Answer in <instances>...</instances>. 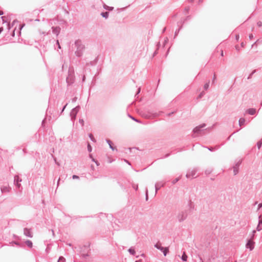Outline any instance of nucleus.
<instances>
[{
    "label": "nucleus",
    "mask_w": 262,
    "mask_h": 262,
    "mask_svg": "<svg viewBox=\"0 0 262 262\" xmlns=\"http://www.w3.org/2000/svg\"><path fill=\"white\" fill-rule=\"evenodd\" d=\"M170 155V153H169V154H166V155L164 156V157L163 158H167V157H168Z\"/></svg>",
    "instance_id": "58836bf2"
},
{
    "label": "nucleus",
    "mask_w": 262,
    "mask_h": 262,
    "mask_svg": "<svg viewBox=\"0 0 262 262\" xmlns=\"http://www.w3.org/2000/svg\"><path fill=\"white\" fill-rule=\"evenodd\" d=\"M239 35L238 34H236L235 35V39L237 41H238L239 40Z\"/></svg>",
    "instance_id": "c9c22d12"
},
{
    "label": "nucleus",
    "mask_w": 262,
    "mask_h": 262,
    "mask_svg": "<svg viewBox=\"0 0 262 262\" xmlns=\"http://www.w3.org/2000/svg\"><path fill=\"white\" fill-rule=\"evenodd\" d=\"M261 145H262V141L260 140V141H259L257 143V148L258 149H260V147H261Z\"/></svg>",
    "instance_id": "393cba45"
},
{
    "label": "nucleus",
    "mask_w": 262,
    "mask_h": 262,
    "mask_svg": "<svg viewBox=\"0 0 262 262\" xmlns=\"http://www.w3.org/2000/svg\"><path fill=\"white\" fill-rule=\"evenodd\" d=\"M202 2H203V0H199V3H202Z\"/></svg>",
    "instance_id": "052dcab7"
},
{
    "label": "nucleus",
    "mask_w": 262,
    "mask_h": 262,
    "mask_svg": "<svg viewBox=\"0 0 262 262\" xmlns=\"http://www.w3.org/2000/svg\"><path fill=\"white\" fill-rule=\"evenodd\" d=\"M124 161H125V162H126L128 164L130 165V162H129L128 161H127V160H125V159H124Z\"/></svg>",
    "instance_id": "09e8293b"
},
{
    "label": "nucleus",
    "mask_w": 262,
    "mask_h": 262,
    "mask_svg": "<svg viewBox=\"0 0 262 262\" xmlns=\"http://www.w3.org/2000/svg\"><path fill=\"white\" fill-rule=\"evenodd\" d=\"M254 246L255 242H254V240H252V239H248L246 244V248L249 249L250 251H252L254 248Z\"/></svg>",
    "instance_id": "7ed1b4c3"
},
{
    "label": "nucleus",
    "mask_w": 262,
    "mask_h": 262,
    "mask_svg": "<svg viewBox=\"0 0 262 262\" xmlns=\"http://www.w3.org/2000/svg\"><path fill=\"white\" fill-rule=\"evenodd\" d=\"M257 41L255 42L252 45V48L253 47V46L255 45V44L256 43Z\"/></svg>",
    "instance_id": "4d7b16f0"
},
{
    "label": "nucleus",
    "mask_w": 262,
    "mask_h": 262,
    "mask_svg": "<svg viewBox=\"0 0 262 262\" xmlns=\"http://www.w3.org/2000/svg\"><path fill=\"white\" fill-rule=\"evenodd\" d=\"M209 81L206 83L204 85V89L205 90H207L209 88Z\"/></svg>",
    "instance_id": "b1692460"
},
{
    "label": "nucleus",
    "mask_w": 262,
    "mask_h": 262,
    "mask_svg": "<svg viewBox=\"0 0 262 262\" xmlns=\"http://www.w3.org/2000/svg\"><path fill=\"white\" fill-rule=\"evenodd\" d=\"M79 122L81 123V125H83V124H84V121H83V120L82 119L80 120H79Z\"/></svg>",
    "instance_id": "37998d69"
},
{
    "label": "nucleus",
    "mask_w": 262,
    "mask_h": 262,
    "mask_svg": "<svg viewBox=\"0 0 262 262\" xmlns=\"http://www.w3.org/2000/svg\"><path fill=\"white\" fill-rule=\"evenodd\" d=\"M10 188L8 186H4L1 188L2 193H6L9 191Z\"/></svg>",
    "instance_id": "6e6552de"
},
{
    "label": "nucleus",
    "mask_w": 262,
    "mask_h": 262,
    "mask_svg": "<svg viewBox=\"0 0 262 262\" xmlns=\"http://www.w3.org/2000/svg\"><path fill=\"white\" fill-rule=\"evenodd\" d=\"M182 28V26H181L178 29L176 30L175 33H174V37H176L178 35L179 31H180V30Z\"/></svg>",
    "instance_id": "4be33fe9"
},
{
    "label": "nucleus",
    "mask_w": 262,
    "mask_h": 262,
    "mask_svg": "<svg viewBox=\"0 0 262 262\" xmlns=\"http://www.w3.org/2000/svg\"><path fill=\"white\" fill-rule=\"evenodd\" d=\"M140 91H141V89L139 88L138 89V91H137V93H136V94L135 96H136V95H138V94L140 93Z\"/></svg>",
    "instance_id": "e433bc0d"
},
{
    "label": "nucleus",
    "mask_w": 262,
    "mask_h": 262,
    "mask_svg": "<svg viewBox=\"0 0 262 262\" xmlns=\"http://www.w3.org/2000/svg\"><path fill=\"white\" fill-rule=\"evenodd\" d=\"M171 114H173V113L172 112V113H169L168 115H169V116L171 115Z\"/></svg>",
    "instance_id": "69168bd1"
},
{
    "label": "nucleus",
    "mask_w": 262,
    "mask_h": 262,
    "mask_svg": "<svg viewBox=\"0 0 262 262\" xmlns=\"http://www.w3.org/2000/svg\"><path fill=\"white\" fill-rule=\"evenodd\" d=\"M166 27L164 28V29L162 30V33H163L166 31Z\"/></svg>",
    "instance_id": "3c124183"
},
{
    "label": "nucleus",
    "mask_w": 262,
    "mask_h": 262,
    "mask_svg": "<svg viewBox=\"0 0 262 262\" xmlns=\"http://www.w3.org/2000/svg\"><path fill=\"white\" fill-rule=\"evenodd\" d=\"M249 39H252V38H253V34H250L249 35Z\"/></svg>",
    "instance_id": "ea45409f"
},
{
    "label": "nucleus",
    "mask_w": 262,
    "mask_h": 262,
    "mask_svg": "<svg viewBox=\"0 0 262 262\" xmlns=\"http://www.w3.org/2000/svg\"><path fill=\"white\" fill-rule=\"evenodd\" d=\"M26 244L28 247L32 248L33 245L32 243L30 241H27L26 242Z\"/></svg>",
    "instance_id": "412c9836"
},
{
    "label": "nucleus",
    "mask_w": 262,
    "mask_h": 262,
    "mask_svg": "<svg viewBox=\"0 0 262 262\" xmlns=\"http://www.w3.org/2000/svg\"><path fill=\"white\" fill-rule=\"evenodd\" d=\"M168 41V39L167 37L166 38V39H165L164 40V44L165 45Z\"/></svg>",
    "instance_id": "a19ab883"
},
{
    "label": "nucleus",
    "mask_w": 262,
    "mask_h": 262,
    "mask_svg": "<svg viewBox=\"0 0 262 262\" xmlns=\"http://www.w3.org/2000/svg\"><path fill=\"white\" fill-rule=\"evenodd\" d=\"M108 13L106 12L104 13H102L101 15L104 17L107 18L108 16Z\"/></svg>",
    "instance_id": "c85d7f7f"
},
{
    "label": "nucleus",
    "mask_w": 262,
    "mask_h": 262,
    "mask_svg": "<svg viewBox=\"0 0 262 262\" xmlns=\"http://www.w3.org/2000/svg\"><path fill=\"white\" fill-rule=\"evenodd\" d=\"M206 173H210V171H206Z\"/></svg>",
    "instance_id": "e2e57ef3"
},
{
    "label": "nucleus",
    "mask_w": 262,
    "mask_h": 262,
    "mask_svg": "<svg viewBox=\"0 0 262 262\" xmlns=\"http://www.w3.org/2000/svg\"><path fill=\"white\" fill-rule=\"evenodd\" d=\"M256 72V70H253L249 75L247 78V79H250L252 78V75Z\"/></svg>",
    "instance_id": "6ab92c4d"
},
{
    "label": "nucleus",
    "mask_w": 262,
    "mask_h": 262,
    "mask_svg": "<svg viewBox=\"0 0 262 262\" xmlns=\"http://www.w3.org/2000/svg\"><path fill=\"white\" fill-rule=\"evenodd\" d=\"M24 234L26 236H29V237H32V236L31 231L29 229H25V230H24Z\"/></svg>",
    "instance_id": "f8f14e48"
},
{
    "label": "nucleus",
    "mask_w": 262,
    "mask_h": 262,
    "mask_svg": "<svg viewBox=\"0 0 262 262\" xmlns=\"http://www.w3.org/2000/svg\"><path fill=\"white\" fill-rule=\"evenodd\" d=\"M3 14V12L2 11H0V15H2Z\"/></svg>",
    "instance_id": "13d9d810"
},
{
    "label": "nucleus",
    "mask_w": 262,
    "mask_h": 262,
    "mask_svg": "<svg viewBox=\"0 0 262 262\" xmlns=\"http://www.w3.org/2000/svg\"><path fill=\"white\" fill-rule=\"evenodd\" d=\"M221 56H223V51L221 53Z\"/></svg>",
    "instance_id": "0e129e2a"
},
{
    "label": "nucleus",
    "mask_w": 262,
    "mask_h": 262,
    "mask_svg": "<svg viewBox=\"0 0 262 262\" xmlns=\"http://www.w3.org/2000/svg\"><path fill=\"white\" fill-rule=\"evenodd\" d=\"M129 253L130 254L132 255H135V254H136V251L135 250V249L133 248H130L128 250Z\"/></svg>",
    "instance_id": "4468645a"
},
{
    "label": "nucleus",
    "mask_w": 262,
    "mask_h": 262,
    "mask_svg": "<svg viewBox=\"0 0 262 262\" xmlns=\"http://www.w3.org/2000/svg\"><path fill=\"white\" fill-rule=\"evenodd\" d=\"M78 178H79L78 176H77L76 175H73V179H78Z\"/></svg>",
    "instance_id": "4c0bfd02"
},
{
    "label": "nucleus",
    "mask_w": 262,
    "mask_h": 262,
    "mask_svg": "<svg viewBox=\"0 0 262 262\" xmlns=\"http://www.w3.org/2000/svg\"><path fill=\"white\" fill-rule=\"evenodd\" d=\"M206 126V124L205 123H203L202 124H201L198 126H196L193 130V132L194 133H196V134H199L200 133L201 130H202V128L205 127V126Z\"/></svg>",
    "instance_id": "423d86ee"
},
{
    "label": "nucleus",
    "mask_w": 262,
    "mask_h": 262,
    "mask_svg": "<svg viewBox=\"0 0 262 262\" xmlns=\"http://www.w3.org/2000/svg\"><path fill=\"white\" fill-rule=\"evenodd\" d=\"M247 112L250 115H254L256 113V109L255 108H249L247 110Z\"/></svg>",
    "instance_id": "1a4fd4ad"
},
{
    "label": "nucleus",
    "mask_w": 262,
    "mask_h": 262,
    "mask_svg": "<svg viewBox=\"0 0 262 262\" xmlns=\"http://www.w3.org/2000/svg\"><path fill=\"white\" fill-rule=\"evenodd\" d=\"M260 105L262 106V102L260 103Z\"/></svg>",
    "instance_id": "338daca9"
},
{
    "label": "nucleus",
    "mask_w": 262,
    "mask_h": 262,
    "mask_svg": "<svg viewBox=\"0 0 262 262\" xmlns=\"http://www.w3.org/2000/svg\"><path fill=\"white\" fill-rule=\"evenodd\" d=\"M193 208L194 206L192 202L191 201H189L188 204V208L187 209L181 210L178 213L177 219L179 222L181 223L185 221L187 219L189 213L192 211Z\"/></svg>",
    "instance_id": "f257e3e1"
},
{
    "label": "nucleus",
    "mask_w": 262,
    "mask_h": 262,
    "mask_svg": "<svg viewBox=\"0 0 262 262\" xmlns=\"http://www.w3.org/2000/svg\"><path fill=\"white\" fill-rule=\"evenodd\" d=\"M262 229V220L261 219H259L258 224L256 227V230L258 231H260Z\"/></svg>",
    "instance_id": "9d476101"
},
{
    "label": "nucleus",
    "mask_w": 262,
    "mask_h": 262,
    "mask_svg": "<svg viewBox=\"0 0 262 262\" xmlns=\"http://www.w3.org/2000/svg\"><path fill=\"white\" fill-rule=\"evenodd\" d=\"M190 10V8L189 7H185V11L187 12V13H188L189 11Z\"/></svg>",
    "instance_id": "473e14b6"
},
{
    "label": "nucleus",
    "mask_w": 262,
    "mask_h": 262,
    "mask_svg": "<svg viewBox=\"0 0 262 262\" xmlns=\"http://www.w3.org/2000/svg\"><path fill=\"white\" fill-rule=\"evenodd\" d=\"M132 149H136V148H128V149L130 151Z\"/></svg>",
    "instance_id": "864d4df0"
},
{
    "label": "nucleus",
    "mask_w": 262,
    "mask_h": 262,
    "mask_svg": "<svg viewBox=\"0 0 262 262\" xmlns=\"http://www.w3.org/2000/svg\"><path fill=\"white\" fill-rule=\"evenodd\" d=\"M89 137H90V138H91V139L92 140H93V141H95V138H94V136H93V135H92V134H90L89 135Z\"/></svg>",
    "instance_id": "c756f323"
},
{
    "label": "nucleus",
    "mask_w": 262,
    "mask_h": 262,
    "mask_svg": "<svg viewBox=\"0 0 262 262\" xmlns=\"http://www.w3.org/2000/svg\"><path fill=\"white\" fill-rule=\"evenodd\" d=\"M65 261H66V259L62 256H60L58 260V262H65Z\"/></svg>",
    "instance_id": "a878e982"
},
{
    "label": "nucleus",
    "mask_w": 262,
    "mask_h": 262,
    "mask_svg": "<svg viewBox=\"0 0 262 262\" xmlns=\"http://www.w3.org/2000/svg\"><path fill=\"white\" fill-rule=\"evenodd\" d=\"M200 260L201 262H204L201 257L199 256Z\"/></svg>",
    "instance_id": "603ef678"
},
{
    "label": "nucleus",
    "mask_w": 262,
    "mask_h": 262,
    "mask_svg": "<svg viewBox=\"0 0 262 262\" xmlns=\"http://www.w3.org/2000/svg\"><path fill=\"white\" fill-rule=\"evenodd\" d=\"M197 169H193L191 171H189L187 172L186 177L187 178H193L195 177V175L196 173Z\"/></svg>",
    "instance_id": "39448f33"
},
{
    "label": "nucleus",
    "mask_w": 262,
    "mask_h": 262,
    "mask_svg": "<svg viewBox=\"0 0 262 262\" xmlns=\"http://www.w3.org/2000/svg\"><path fill=\"white\" fill-rule=\"evenodd\" d=\"M132 187L135 190H137L138 189V185L136 184H133Z\"/></svg>",
    "instance_id": "bb28decb"
},
{
    "label": "nucleus",
    "mask_w": 262,
    "mask_h": 262,
    "mask_svg": "<svg viewBox=\"0 0 262 262\" xmlns=\"http://www.w3.org/2000/svg\"><path fill=\"white\" fill-rule=\"evenodd\" d=\"M188 1L190 3H192L194 1V0H188Z\"/></svg>",
    "instance_id": "bf43d9fd"
},
{
    "label": "nucleus",
    "mask_w": 262,
    "mask_h": 262,
    "mask_svg": "<svg viewBox=\"0 0 262 262\" xmlns=\"http://www.w3.org/2000/svg\"><path fill=\"white\" fill-rule=\"evenodd\" d=\"M180 179V177L176 178L172 181V184H175L177 182H178L179 181Z\"/></svg>",
    "instance_id": "5701e85b"
},
{
    "label": "nucleus",
    "mask_w": 262,
    "mask_h": 262,
    "mask_svg": "<svg viewBox=\"0 0 262 262\" xmlns=\"http://www.w3.org/2000/svg\"><path fill=\"white\" fill-rule=\"evenodd\" d=\"M146 200L147 201L148 200V189L147 188L146 189Z\"/></svg>",
    "instance_id": "2f4dec72"
},
{
    "label": "nucleus",
    "mask_w": 262,
    "mask_h": 262,
    "mask_svg": "<svg viewBox=\"0 0 262 262\" xmlns=\"http://www.w3.org/2000/svg\"><path fill=\"white\" fill-rule=\"evenodd\" d=\"M57 43L58 44V48L60 49L61 47H60V46L59 45L58 40L57 41Z\"/></svg>",
    "instance_id": "8fccbe9b"
},
{
    "label": "nucleus",
    "mask_w": 262,
    "mask_h": 262,
    "mask_svg": "<svg viewBox=\"0 0 262 262\" xmlns=\"http://www.w3.org/2000/svg\"><path fill=\"white\" fill-rule=\"evenodd\" d=\"M205 94L204 92H202L198 96L197 99H201Z\"/></svg>",
    "instance_id": "cd10ccee"
},
{
    "label": "nucleus",
    "mask_w": 262,
    "mask_h": 262,
    "mask_svg": "<svg viewBox=\"0 0 262 262\" xmlns=\"http://www.w3.org/2000/svg\"><path fill=\"white\" fill-rule=\"evenodd\" d=\"M93 161L96 163L97 166L99 165V163L97 161H96L94 159H93Z\"/></svg>",
    "instance_id": "49530a36"
},
{
    "label": "nucleus",
    "mask_w": 262,
    "mask_h": 262,
    "mask_svg": "<svg viewBox=\"0 0 262 262\" xmlns=\"http://www.w3.org/2000/svg\"><path fill=\"white\" fill-rule=\"evenodd\" d=\"M261 207H262V203L259 204L258 205V209H260Z\"/></svg>",
    "instance_id": "79ce46f5"
},
{
    "label": "nucleus",
    "mask_w": 262,
    "mask_h": 262,
    "mask_svg": "<svg viewBox=\"0 0 262 262\" xmlns=\"http://www.w3.org/2000/svg\"><path fill=\"white\" fill-rule=\"evenodd\" d=\"M155 247L162 252L165 256H166L167 253L169 252L168 248L163 247L161 244H156L155 245Z\"/></svg>",
    "instance_id": "f03ea898"
},
{
    "label": "nucleus",
    "mask_w": 262,
    "mask_h": 262,
    "mask_svg": "<svg viewBox=\"0 0 262 262\" xmlns=\"http://www.w3.org/2000/svg\"><path fill=\"white\" fill-rule=\"evenodd\" d=\"M107 142H108V144H109V145H110V147H111L112 149H113L114 148H113V147L112 145L110 144V141H107Z\"/></svg>",
    "instance_id": "de8ad7c7"
},
{
    "label": "nucleus",
    "mask_w": 262,
    "mask_h": 262,
    "mask_svg": "<svg viewBox=\"0 0 262 262\" xmlns=\"http://www.w3.org/2000/svg\"><path fill=\"white\" fill-rule=\"evenodd\" d=\"M164 185V183H162L161 182L156 183L155 184V190H156V194L157 193V191Z\"/></svg>",
    "instance_id": "0eeeda50"
},
{
    "label": "nucleus",
    "mask_w": 262,
    "mask_h": 262,
    "mask_svg": "<svg viewBox=\"0 0 262 262\" xmlns=\"http://www.w3.org/2000/svg\"><path fill=\"white\" fill-rule=\"evenodd\" d=\"M215 79H216V76H215V75L214 74V75H213V78H212V83H214V81H215Z\"/></svg>",
    "instance_id": "f704fd0d"
},
{
    "label": "nucleus",
    "mask_w": 262,
    "mask_h": 262,
    "mask_svg": "<svg viewBox=\"0 0 262 262\" xmlns=\"http://www.w3.org/2000/svg\"><path fill=\"white\" fill-rule=\"evenodd\" d=\"M160 47V42H158L157 43V49L154 52V53L153 54V57H154L155 56H156L158 54V50L159 49Z\"/></svg>",
    "instance_id": "dca6fc26"
},
{
    "label": "nucleus",
    "mask_w": 262,
    "mask_h": 262,
    "mask_svg": "<svg viewBox=\"0 0 262 262\" xmlns=\"http://www.w3.org/2000/svg\"><path fill=\"white\" fill-rule=\"evenodd\" d=\"M255 233H256V231L254 230H253L252 234L251 235L250 238L249 239H252V240H254Z\"/></svg>",
    "instance_id": "aec40b11"
},
{
    "label": "nucleus",
    "mask_w": 262,
    "mask_h": 262,
    "mask_svg": "<svg viewBox=\"0 0 262 262\" xmlns=\"http://www.w3.org/2000/svg\"><path fill=\"white\" fill-rule=\"evenodd\" d=\"M245 122V119L243 118H241L239 119V121H238V123H239V126H242V125H243Z\"/></svg>",
    "instance_id": "2eb2a0df"
},
{
    "label": "nucleus",
    "mask_w": 262,
    "mask_h": 262,
    "mask_svg": "<svg viewBox=\"0 0 262 262\" xmlns=\"http://www.w3.org/2000/svg\"><path fill=\"white\" fill-rule=\"evenodd\" d=\"M257 25L258 26V27H260L262 26V22L261 21H258L257 23Z\"/></svg>",
    "instance_id": "7c9ffc66"
},
{
    "label": "nucleus",
    "mask_w": 262,
    "mask_h": 262,
    "mask_svg": "<svg viewBox=\"0 0 262 262\" xmlns=\"http://www.w3.org/2000/svg\"><path fill=\"white\" fill-rule=\"evenodd\" d=\"M91 168L93 170H94V166L93 165H91Z\"/></svg>",
    "instance_id": "5fc2aeb1"
},
{
    "label": "nucleus",
    "mask_w": 262,
    "mask_h": 262,
    "mask_svg": "<svg viewBox=\"0 0 262 262\" xmlns=\"http://www.w3.org/2000/svg\"><path fill=\"white\" fill-rule=\"evenodd\" d=\"M235 49L236 50L239 51V47L238 45L235 46Z\"/></svg>",
    "instance_id": "a18cd8bd"
},
{
    "label": "nucleus",
    "mask_w": 262,
    "mask_h": 262,
    "mask_svg": "<svg viewBox=\"0 0 262 262\" xmlns=\"http://www.w3.org/2000/svg\"><path fill=\"white\" fill-rule=\"evenodd\" d=\"M220 148V146H215V147H207V148L208 149V150H209L210 151H213L215 150H217L219 148Z\"/></svg>",
    "instance_id": "ddd939ff"
},
{
    "label": "nucleus",
    "mask_w": 262,
    "mask_h": 262,
    "mask_svg": "<svg viewBox=\"0 0 262 262\" xmlns=\"http://www.w3.org/2000/svg\"><path fill=\"white\" fill-rule=\"evenodd\" d=\"M187 255L186 254V252L184 251L182 256L181 257V259L184 261H186L187 260Z\"/></svg>",
    "instance_id": "9b49d317"
},
{
    "label": "nucleus",
    "mask_w": 262,
    "mask_h": 262,
    "mask_svg": "<svg viewBox=\"0 0 262 262\" xmlns=\"http://www.w3.org/2000/svg\"><path fill=\"white\" fill-rule=\"evenodd\" d=\"M88 150L89 151H91L92 147H91V145H90V144H88Z\"/></svg>",
    "instance_id": "72a5a7b5"
},
{
    "label": "nucleus",
    "mask_w": 262,
    "mask_h": 262,
    "mask_svg": "<svg viewBox=\"0 0 262 262\" xmlns=\"http://www.w3.org/2000/svg\"><path fill=\"white\" fill-rule=\"evenodd\" d=\"M241 46L242 47H244L245 46V43L244 42H241Z\"/></svg>",
    "instance_id": "c03bdc74"
},
{
    "label": "nucleus",
    "mask_w": 262,
    "mask_h": 262,
    "mask_svg": "<svg viewBox=\"0 0 262 262\" xmlns=\"http://www.w3.org/2000/svg\"><path fill=\"white\" fill-rule=\"evenodd\" d=\"M14 35H15V33H14V31L12 33V36H14Z\"/></svg>",
    "instance_id": "680f3d73"
},
{
    "label": "nucleus",
    "mask_w": 262,
    "mask_h": 262,
    "mask_svg": "<svg viewBox=\"0 0 262 262\" xmlns=\"http://www.w3.org/2000/svg\"><path fill=\"white\" fill-rule=\"evenodd\" d=\"M190 18H191V16H190V15H188V16H187L186 17V19H184V20H183V21H182V20H181L180 22H178V24H179V23H181L182 25H183V24L184 23V22H185V21L186 20L190 19Z\"/></svg>",
    "instance_id": "a211bd4d"
},
{
    "label": "nucleus",
    "mask_w": 262,
    "mask_h": 262,
    "mask_svg": "<svg viewBox=\"0 0 262 262\" xmlns=\"http://www.w3.org/2000/svg\"><path fill=\"white\" fill-rule=\"evenodd\" d=\"M128 117L129 118H130L132 120H134L135 121H136L137 122L141 123V121L140 120H139L138 119H136L135 117H134L133 116H131L130 115L128 114Z\"/></svg>",
    "instance_id": "f3484780"
},
{
    "label": "nucleus",
    "mask_w": 262,
    "mask_h": 262,
    "mask_svg": "<svg viewBox=\"0 0 262 262\" xmlns=\"http://www.w3.org/2000/svg\"><path fill=\"white\" fill-rule=\"evenodd\" d=\"M242 163V161L239 160L233 166V173L234 175H236L238 172V168L240 166V165Z\"/></svg>",
    "instance_id": "20e7f679"
},
{
    "label": "nucleus",
    "mask_w": 262,
    "mask_h": 262,
    "mask_svg": "<svg viewBox=\"0 0 262 262\" xmlns=\"http://www.w3.org/2000/svg\"><path fill=\"white\" fill-rule=\"evenodd\" d=\"M135 262H142V260H136Z\"/></svg>",
    "instance_id": "6e6d98bb"
}]
</instances>
